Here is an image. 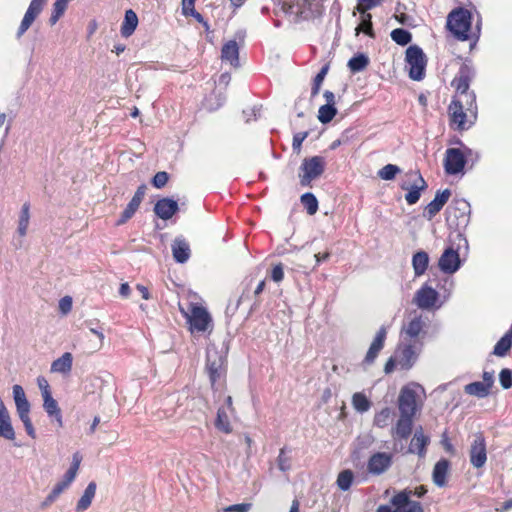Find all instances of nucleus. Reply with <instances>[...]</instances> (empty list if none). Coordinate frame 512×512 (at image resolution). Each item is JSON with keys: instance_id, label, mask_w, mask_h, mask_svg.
I'll return each instance as SVG.
<instances>
[{"instance_id": "12", "label": "nucleus", "mask_w": 512, "mask_h": 512, "mask_svg": "<svg viewBox=\"0 0 512 512\" xmlns=\"http://www.w3.org/2000/svg\"><path fill=\"white\" fill-rule=\"evenodd\" d=\"M407 177L413 181V184L409 185L403 182L401 189L408 190V193L405 195V200L409 205H413L419 201L421 192L427 188V183L419 171H411L407 173Z\"/></svg>"}, {"instance_id": "39", "label": "nucleus", "mask_w": 512, "mask_h": 512, "mask_svg": "<svg viewBox=\"0 0 512 512\" xmlns=\"http://www.w3.org/2000/svg\"><path fill=\"white\" fill-rule=\"evenodd\" d=\"M371 401L362 392H356L352 396V406L359 413H365L371 408Z\"/></svg>"}, {"instance_id": "1", "label": "nucleus", "mask_w": 512, "mask_h": 512, "mask_svg": "<svg viewBox=\"0 0 512 512\" xmlns=\"http://www.w3.org/2000/svg\"><path fill=\"white\" fill-rule=\"evenodd\" d=\"M472 14L463 7L453 9L447 16V28L457 40L467 41L474 38L479 39L481 32V19L476 23L475 30L471 32Z\"/></svg>"}, {"instance_id": "54", "label": "nucleus", "mask_w": 512, "mask_h": 512, "mask_svg": "<svg viewBox=\"0 0 512 512\" xmlns=\"http://www.w3.org/2000/svg\"><path fill=\"white\" fill-rule=\"evenodd\" d=\"M168 179H169L168 173L165 171H160L154 175V177L152 179V184L156 188H162L167 184Z\"/></svg>"}, {"instance_id": "15", "label": "nucleus", "mask_w": 512, "mask_h": 512, "mask_svg": "<svg viewBox=\"0 0 512 512\" xmlns=\"http://www.w3.org/2000/svg\"><path fill=\"white\" fill-rule=\"evenodd\" d=\"M393 463L391 453L376 452L370 456L367 462L368 473L379 476L390 469Z\"/></svg>"}, {"instance_id": "61", "label": "nucleus", "mask_w": 512, "mask_h": 512, "mask_svg": "<svg viewBox=\"0 0 512 512\" xmlns=\"http://www.w3.org/2000/svg\"><path fill=\"white\" fill-rule=\"evenodd\" d=\"M77 473L74 469H68L61 480L66 486H70L71 483L75 480Z\"/></svg>"}, {"instance_id": "43", "label": "nucleus", "mask_w": 512, "mask_h": 512, "mask_svg": "<svg viewBox=\"0 0 512 512\" xmlns=\"http://www.w3.org/2000/svg\"><path fill=\"white\" fill-rule=\"evenodd\" d=\"M368 64L369 59L364 54L355 55L348 61V67L353 73L364 70Z\"/></svg>"}, {"instance_id": "27", "label": "nucleus", "mask_w": 512, "mask_h": 512, "mask_svg": "<svg viewBox=\"0 0 512 512\" xmlns=\"http://www.w3.org/2000/svg\"><path fill=\"white\" fill-rule=\"evenodd\" d=\"M178 209V203L170 198H162L154 206L155 214L163 220L170 219Z\"/></svg>"}, {"instance_id": "42", "label": "nucleus", "mask_w": 512, "mask_h": 512, "mask_svg": "<svg viewBox=\"0 0 512 512\" xmlns=\"http://www.w3.org/2000/svg\"><path fill=\"white\" fill-rule=\"evenodd\" d=\"M354 480V474L351 470L346 469L341 471L337 477V486L342 491H347L351 488Z\"/></svg>"}, {"instance_id": "53", "label": "nucleus", "mask_w": 512, "mask_h": 512, "mask_svg": "<svg viewBox=\"0 0 512 512\" xmlns=\"http://www.w3.org/2000/svg\"><path fill=\"white\" fill-rule=\"evenodd\" d=\"M277 464L278 468L283 472H286L291 468L290 458L285 455V448L280 449Z\"/></svg>"}, {"instance_id": "40", "label": "nucleus", "mask_w": 512, "mask_h": 512, "mask_svg": "<svg viewBox=\"0 0 512 512\" xmlns=\"http://www.w3.org/2000/svg\"><path fill=\"white\" fill-rule=\"evenodd\" d=\"M464 391L466 394L476 396L478 398H484L489 395L490 390L487 388V385H484V383L476 381L467 384L464 387Z\"/></svg>"}, {"instance_id": "50", "label": "nucleus", "mask_w": 512, "mask_h": 512, "mask_svg": "<svg viewBox=\"0 0 512 512\" xmlns=\"http://www.w3.org/2000/svg\"><path fill=\"white\" fill-rule=\"evenodd\" d=\"M18 416L22 421L27 434L34 439L36 437V433L30 418V412H24L23 414H18Z\"/></svg>"}, {"instance_id": "13", "label": "nucleus", "mask_w": 512, "mask_h": 512, "mask_svg": "<svg viewBox=\"0 0 512 512\" xmlns=\"http://www.w3.org/2000/svg\"><path fill=\"white\" fill-rule=\"evenodd\" d=\"M398 409L401 415L414 417L418 410L416 391L405 386L401 389L398 397Z\"/></svg>"}, {"instance_id": "47", "label": "nucleus", "mask_w": 512, "mask_h": 512, "mask_svg": "<svg viewBox=\"0 0 512 512\" xmlns=\"http://www.w3.org/2000/svg\"><path fill=\"white\" fill-rule=\"evenodd\" d=\"M336 113L337 110L335 106L325 104L319 108L318 119L321 123L326 124L332 121Z\"/></svg>"}, {"instance_id": "25", "label": "nucleus", "mask_w": 512, "mask_h": 512, "mask_svg": "<svg viewBox=\"0 0 512 512\" xmlns=\"http://www.w3.org/2000/svg\"><path fill=\"white\" fill-rule=\"evenodd\" d=\"M171 250L174 260L177 263H186L191 256V249L189 243L183 237H176L172 244Z\"/></svg>"}, {"instance_id": "8", "label": "nucleus", "mask_w": 512, "mask_h": 512, "mask_svg": "<svg viewBox=\"0 0 512 512\" xmlns=\"http://www.w3.org/2000/svg\"><path fill=\"white\" fill-rule=\"evenodd\" d=\"M326 160L323 156L305 158L299 168V180L303 187L311 185L312 181L319 178L325 171Z\"/></svg>"}, {"instance_id": "23", "label": "nucleus", "mask_w": 512, "mask_h": 512, "mask_svg": "<svg viewBox=\"0 0 512 512\" xmlns=\"http://www.w3.org/2000/svg\"><path fill=\"white\" fill-rule=\"evenodd\" d=\"M450 196L451 191L449 189L437 191L435 198L425 207L424 217L432 220L442 210Z\"/></svg>"}, {"instance_id": "6", "label": "nucleus", "mask_w": 512, "mask_h": 512, "mask_svg": "<svg viewBox=\"0 0 512 512\" xmlns=\"http://www.w3.org/2000/svg\"><path fill=\"white\" fill-rule=\"evenodd\" d=\"M451 126L458 131L470 128L476 118L470 116L465 99L454 97L448 107Z\"/></svg>"}, {"instance_id": "44", "label": "nucleus", "mask_w": 512, "mask_h": 512, "mask_svg": "<svg viewBox=\"0 0 512 512\" xmlns=\"http://www.w3.org/2000/svg\"><path fill=\"white\" fill-rule=\"evenodd\" d=\"M512 339L510 335H504L500 338V340L496 343L493 349V354L498 357H504L508 351L511 349Z\"/></svg>"}, {"instance_id": "21", "label": "nucleus", "mask_w": 512, "mask_h": 512, "mask_svg": "<svg viewBox=\"0 0 512 512\" xmlns=\"http://www.w3.org/2000/svg\"><path fill=\"white\" fill-rule=\"evenodd\" d=\"M430 443V437L424 434L423 428L418 427L410 441L407 453L417 454L420 458H424L427 453V446Z\"/></svg>"}, {"instance_id": "4", "label": "nucleus", "mask_w": 512, "mask_h": 512, "mask_svg": "<svg viewBox=\"0 0 512 512\" xmlns=\"http://www.w3.org/2000/svg\"><path fill=\"white\" fill-rule=\"evenodd\" d=\"M225 357L216 347H208L206 351V370L215 392L221 393L225 387Z\"/></svg>"}, {"instance_id": "26", "label": "nucleus", "mask_w": 512, "mask_h": 512, "mask_svg": "<svg viewBox=\"0 0 512 512\" xmlns=\"http://www.w3.org/2000/svg\"><path fill=\"white\" fill-rule=\"evenodd\" d=\"M414 417L401 415L395 426L392 428V437L394 439L406 440L412 433Z\"/></svg>"}, {"instance_id": "5", "label": "nucleus", "mask_w": 512, "mask_h": 512, "mask_svg": "<svg viewBox=\"0 0 512 512\" xmlns=\"http://www.w3.org/2000/svg\"><path fill=\"white\" fill-rule=\"evenodd\" d=\"M406 68L409 77L414 81H421L425 77L427 58L423 50L417 46H409L405 55Z\"/></svg>"}, {"instance_id": "63", "label": "nucleus", "mask_w": 512, "mask_h": 512, "mask_svg": "<svg viewBox=\"0 0 512 512\" xmlns=\"http://www.w3.org/2000/svg\"><path fill=\"white\" fill-rule=\"evenodd\" d=\"M360 5L358 7L362 9H372L380 3V0H358Z\"/></svg>"}, {"instance_id": "22", "label": "nucleus", "mask_w": 512, "mask_h": 512, "mask_svg": "<svg viewBox=\"0 0 512 512\" xmlns=\"http://www.w3.org/2000/svg\"><path fill=\"white\" fill-rule=\"evenodd\" d=\"M146 185L142 184L140 185L130 202L127 204L126 208L122 212L119 220L117 221L118 225H122L126 223L132 216L135 214V212L138 210L146 192Z\"/></svg>"}, {"instance_id": "30", "label": "nucleus", "mask_w": 512, "mask_h": 512, "mask_svg": "<svg viewBox=\"0 0 512 512\" xmlns=\"http://www.w3.org/2000/svg\"><path fill=\"white\" fill-rule=\"evenodd\" d=\"M43 408L49 418L54 419L59 427L63 426L61 409L52 395L43 398Z\"/></svg>"}, {"instance_id": "46", "label": "nucleus", "mask_w": 512, "mask_h": 512, "mask_svg": "<svg viewBox=\"0 0 512 512\" xmlns=\"http://www.w3.org/2000/svg\"><path fill=\"white\" fill-rule=\"evenodd\" d=\"M301 203L309 215H314L318 210L317 198L310 192H307L301 196Z\"/></svg>"}, {"instance_id": "32", "label": "nucleus", "mask_w": 512, "mask_h": 512, "mask_svg": "<svg viewBox=\"0 0 512 512\" xmlns=\"http://www.w3.org/2000/svg\"><path fill=\"white\" fill-rule=\"evenodd\" d=\"M429 255L427 252L420 250L413 254L412 256V267L414 270L415 277L422 276L429 266Z\"/></svg>"}, {"instance_id": "62", "label": "nucleus", "mask_w": 512, "mask_h": 512, "mask_svg": "<svg viewBox=\"0 0 512 512\" xmlns=\"http://www.w3.org/2000/svg\"><path fill=\"white\" fill-rule=\"evenodd\" d=\"M77 473L74 469H68L61 480L66 486H70L71 483L75 480Z\"/></svg>"}, {"instance_id": "19", "label": "nucleus", "mask_w": 512, "mask_h": 512, "mask_svg": "<svg viewBox=\"0 0 512 512\" xmlns=\"http://www.w3.org/2000/svg\"><path fill=\"white\" fill-rule=\"evenodd\" d=\"M439 269L446 274H454L461 267V260L457 250L448 247L444 250L438 261Z\"/></svg>"}, {"instance_id": "9", "label": "nucleus", "mask_w": 512, "mask_h": 512, "mask_svg": "<svg viewBox=\"0 0 512 512\" xmlns=\"http://www.w3.org/2000/svg\"><path fill=\"white\" fill-rule=\"evenodd\" d=\"M411 494L412 492L409 489L396 493L390 500L394 509L388 505H380L376 512H424L420 502L410 499Z\"/></svg>"}, {"instance_id": "17", "label": "nucleus", "mask_w": 512, "mask_h": 512, "mask_svg": "<svg viewBox=\"0 0 512 512\" xmlns=\"http://www.w3.org/2000/svg\"><path fill=\"white\" fill-rule=\"evenodd\" d=\"M387 330L388 327L385 325H382L380 329L377 331L372 343L370 344V347L362 361V366L367 367L372 365L376 358L378 357V354L383 349L385 340L387 337Z\"/></svg>"}, {"instance_id": "34", "label": "nucleus", "mask_w": 512, "mask_h": 512, "mask_svg": "<svg viewBox=\"0 0 512 512\" xmlns=\"http://www.w3.org/2000/svg\"><path fill=\"white\" fill-rule=\"evenodd\" d=\"M96 488H97L96 483L93 481L87 485V487L84 490L83 495L80 497V499L77 502L76 512H83L90 507L92 500L94 499L95 494H96Z\"/></svg>"}, {"instance_id": "58", "label": "nucleus", "mask_w": 512, "mask_h": 512, "mask_svg": "<svg viewBox=\"0 0 512 512\" xmlns=\"http://www.w3.org/2000/svg\"><path fill=\"white\" fill-rule=\"evenodd\" d=\"M37 384L41 390L42 398L52 395L48 381L44 377L37 378Z\"/></svg>"}, {"instance_id": "18", "label": "nucleus", "mask_w": 512, "mask_h": 512, "mask_svg": "<svg viewBox=\"0 0 512 512\" xmlns=\"http://www.w3.org/2000/svg\"><path fill=\"white\" fill-rule=\"evenodd\" d=\"M470 463L475 468H481L487 461L486 442L481 434L475 435L469 451Z\"/></svg>"}, {"instance_id": "3", "label": "nucleus", "mask_w": 512, "mask_h": 512, "mask_svg": "<svg viewBox=\"0 0 512 512\" xmlns=\"http://www.w3.org/2000/svg\"><path fill=\"white\" fill-rule=\"evenodd\" d=\"M475 75L474 69L468 64H463L457 76L454 78L452 85L456 88V98L465 99L467 110L470 116L474 119L477 118V104L476 95L473 91H469L470 82Z\"/></svg>"}, {"instance_id": "28", "label": "nucleus", "mask_w": 512, "mask_h": 512, "mask_svg": "<svg viewBox=\"0 0 512 512\" xmlns=\"http://www.w3.org/2000/svg\"><path fill=\"white\" fill-rule=\"evenodd\" d=\"M221 58L233 67L239 66V47L235 40H230L223 45Z\"/></svg>"}, {"instance_id": "36", "label": "nucleus", "mask_w": 512, "mask_h": 512, "mask_svg": "<svg viewBox=\"0 0 512 512\" xmlns=\"http://www.w3.org/2000/svg\"><path fill=\"white\" fill-rule=\"evenodd\" d=\"M30 222V203L25 202L20 210L17 233L20 237H25L27 234L28 226Z\"/></svg>"}, {"instance_id": "16", "label": "nucleus", "mask_w": 512, "mask_h": 512, "mask_svg": "<svg viewBox=\"0 0 512 512\" xmlns=\"http://www.w3.org/2000/svg\"><path fill=\"white\" fill-rule=\"evenodd\" d=\"M234 408L232 406V397L225 396L224 404L217 410L215 419V427L222 433L229 434L232 432L230 423V415L233 414Z\"/></svg>"}, {"instance_id": "24", "label": "nucleus", "mask_w": 512, "mask_h": 512, "mask_svg": "<svg viewBox=\"0 0 512 512\" xmlns=\"http://www.w3.org/2000/svg\"><path fill=\"white\" fill-rule=\"evenodd\" d=\"M281 11L295 19L303 16L308 0H276Z\"/></svg>"}, {"instance_id": "2", "label": "nucleus", "mask_w": 512, "mask_h": 512, "mask_svg": "<svg viewBox=\"0 0 512 512\" xmlns=\"http://www.w3.org/2000/svg\"><path fill=\"white\" fill-rule=\"evenodd\" d=\"M453 286L454 282L446 279L440 294L426 282L415 292L413 303L422 310H437L450 298Z\"/></svg>"}, {"instance_id": "48", "label": "nucleus", "mask_w": 512, "mask_h": 512, "mask_svg": "<svg viewBox=\"0 0 512 512\" xmlns=\"http://www.w3.org/2000/svg\"><path fill=\"white\" fill-rule=\"evenodd\" d=\"M399 172L397 165L387 164L378 171V176L382 180H393Z\"/></svg>"}, {"instance_id": "14", "label": "nucleus", "mask_w": 512, "mask_h": 512, "mask_svg": "<svg viewBox=\"0 0 512 512\" xmlns=\"http://www.w3.org/2000/svg\"><path fill=\"white\" fill-rule=\"evenodd\" d=\"M425 323L421 316H415L401 330V339L408 342H423L426 332Z\"/></svg>"}, {"instance_id": "59", "label": "nucleus", "mask_w": 512, "mask_h": 512, "mask_svg": "<svg viewBox=\"0 0 512 512\" xmlns=\"http://www.w3.org/2000/svg\"><path fill=\"white\" fill-rule=\"evenodd\" d=\"M59 309L63 314H67L72 309V298L70 296H65L59 301Z\"/></svg>"}, {"instance_id": "60", "label": "nucleus", "mask_w": 512, "mask_h": 512, "mask_svg": "<svg viewBox=\"0 0 512 512\" xmlns=\"http://www.w3.org/2000/svg\"><path fill=\"white\" fill-rule=\"evenodd\" d=\"M195 2L196 0H182L181 6H182V14L184 16H188L192 12L195 11Z\"/></svg>"}, {"instance_id": "10", "label": "nucleus", "mask_w": 512, "mask_h": 512, "mask_svg": "<svg viewBox=\"0 0 512 512\" xmlns=\"http://www.w3.org/2000/svg\"><path fill=\"white\" fill-rule=\"evenodd\" d=\"M472 155V150L467 146L460 148H448L445 153L444 169L448 175H456L463 171L467 158Z\"/></svg>"}, {"instance_id": "7", "label": "nucleus", "mask_w": 512, "mask_h": 512, "mask_svg": "<svg viewBox=\"0 0 512 512\" xmlns=\"http://www.w3.org/2000/svg\"><path fill=\"white\" fill-rule=\"evenodd\" d=\"M179 310L190 325L191 331L204 332L207 330L211 318L204 307L197 303H189L185 308L179 304Z\"/></svg>"}, {"instance_id": "52", "label": "nucleus", "mask_w": 512, "mask_h": 512, "mask_svg": "<svg viewBox=\"0 0 512 512\" xmlns=\"http://www.w3.org/2000/svg\"><path fill=\"white\" fill-rule=\"evenodd\" d=\"M449 209H452L454 211H459L461 216L469 215L471 212L470 204L464 199L456 200L454 202V205L451 206Z\"/></svg>"}, {"instance_id": "57", "label": "nucleus", "mask_w": 512, "mask_h": 512, "mask_svg": "<svg viewBox=\"0 0 512 512\" xmlns=\"http://www.w3.org/2000/svg\"><path fill=\"white\" fill-rule=\"evenodd\" d=\"M270 276L274 282H281L284 278V270L282 264L275 265L271 271Z\"/></svg>"}, {"instance_id": "11", "label": "nucleus", "mask_w": 512, "mask_h": 512, "mask_svg": "<svg viewBox=\"0 0 512 512\" xmlns=\"http://www.w3.org/2000/svg\"><path fill=\"white\" fill-rule=\"evenodd\" d=\"M423 348V342H408L403 341L396 350L397 364L402 369L408 370L416 363L419 354Z\"/></svg>"}, {"instance_id": "37", "label": "nucleus", "mask_w": 512, "mask_h": 512, "mask_svg": "<svg viewBox=\"0 0 512 512\" xmlns=\"http://www.w3.org/2000/svg\"><path fill=\"white\" fill-rule=\"evenodd\" d=\"M70 1L71 0H55V2L52 5V11L49 18V22L51 25H55L59 21V19L64 15Z\"/></svg>"}, {"instance_id": "29", "label": "nucleus", "mask_w": 512, "mask_h": 512, "mask_svg": "<svg viewBox=\"0 0 512 512\" xmlns=\"http://www.w3.org/2000/svg\"><path fill=\"white\" fill-rule=\"evenodd\" d=\"M450 462L447 459H440L433 468L432 479L436 486L444 487L447 483V474Z\"/></svg>"}, {"instance_id": "20", "label": "nucleus", "mask_w": 512, "mask_h": 512, "mask_svg": "<svg viewBox=\"0 0 512 512\" xmlns=\"http://www.w3.org/2000/svg\"><path fill=\"white\" fill-rule=\"evenodd\" d=\"M47 0H32L29 7L21 21L19 29L17 31V37L20 38L32 25L36 17L43 10Z\"/></svg>"}, {"instance_id": "49", "label": "nucleus", "mask_w": 512, "mask_h": 512, "mask_svg": "<svg viewBox=\"0 0 512 512\" xmlns=\"http://www.w3.org/2000/svg\"><path fill=\"white\" fill-rule=\"evenodd\" d=\"M327 72H328V66H323L321 68V70L318 72V74L315 76V78L313 80L312 89H311L312 97L316 96L319 93L320 87L323 83V80H324Z\"/></svg>"}, {"instance_id": "31", "label": "nucleus", "mask_w": 512, "mask_h": 512, "mask_svg": "<svg viewBox=\"0 0 512 512\" xmlns=\"http://www.w3.org/2000/svg\"><path fill=\"white\" fill-rule=\"evenodd\" d=\"M73 356L70 352H65L61 357L54 360L51 364V372L67 375L72 370Z\"/></svg>"}, {"instance_id": "56", "label": "nucleus", "mask_w": 512, "mask_h": 512, "mask_svg": "<svg viewBox=\"0 0 512 512\" xmlns=\"http://www.w3.org/2000/svg\"><path fill=\"white\" fill-rule=\"evenodd\" d=\"M251 508L249 503L233 504L223 509L224 512H248Z\"/></svg>"}, {"instance_id": "55", "label": "nucleus", "mask_w": 512, "mask_h": 512, "mask_svg": "<svg viewBox=\"0 0 512 512\" xmlns=\"http://www.w3.org/2000/svg\"><path fill=\"white\" fill-rule=\"evenodd\" d=\"M309 132H298L293 136L292 148L295 152H300L302 143L308 137Z\"/></svg>"}, {"instance_id": "38", "label": "nucleus", "mask_w": 512, "mask_h": 512, "mask_svg": "<svg viewBox=\"0 0 512 512\" xmlns=\"http://www.w3.org/2000/svg\"><path fill=\"white\" fill-rule=\"evenodd\" d=\"M361 13V24L356 28V34L358 35L361 31L365 34L373 37V29H372V16L370 13H367V9H362L360 7L357 8Z\"/></svg>"}, {"instance_id": "64", "label": "nucleus", "mask_w": 512, "mask_h": 512, "mask_svg": "<svg viewBox=\"0 0 512 512\" xmlns=\"http://www.w3.org/2000/svg\"><path fill=\"white\" fill-rule=\"evenodd\" d=\"M81 461H82V456L80 455V453L79 452L74 453L73 457H72V463L69 468L74 469L76 472H78Z\"/></svg>"}, {"instance_id": "41", "label": "nucleus", "mask_w": 512, "mask_h": 512, "mask_svg": "<svg viewBox=\"0 0 512 512\" xmlns=\"http://www.w3.org/2000/svg\"><path fill=\"white\" fill-rule=\"evenodd\" d=\"M393 415V410L389 407H385L375 414L373 423L379 428H385L392 421Z\"/></svg>"}, {"instance_id": "51", "label": "nucleus", "mask_w": 512, "mask_h": 512, "mask_svg": "<svg viewBox=\"0 0 512 512\" xmlns=\"http://www.w3.org/2000/svg\"><path fill=\"white\" fill-rule=\"evenodd\" d=\"M499 381L503 389L512 387V370L504 368L499 373Z\"/></svg>"}, {"instance_id": "45", "label": "nucleus", "mask_w": 512, "mask_h": 512, "mask_svg": "<svg viewBox=\"0 0 512 512\" xmlns=\"http://www.w3.org/2000/svg\"><path fill=\"white\" fill-rule=\"evenodd\" d=\"M392 40L398 45L405 46L412 40V34L403 28H396L390 34Z\"/></svg>"}, {"instance_id": "35", "label": "nucleus", "mask_w": 512, "mask_h": 512, "mask_svg": "<svg viewBox=\"0 0 512 512\" xmlns=\"http://www.w3.org/2000/svg\"><path fill=\"white\" fill-rule=\"evenodd\" d=\"M13 399L16 405V410L18 414H23L24 412H30V403L26 398L24 389L22 386L16 384L13 386Z\"/></svg>"}, {"instance_id": "33", "label": "nucleus", "mask_w": 512, "mask_h": 512, "mask_svg": "<svg viewBox=\"0 0 512 512\" xmlns=\"http://www.w3.org/2000/svg\"><path fill=\"white\" fill-rule=\"evenodd\" d=\"M137 25V14L132 9L126 10L124 15V21L121 25V35L125 38L130 37L136 30Z\"/></svg>"}]
</instances>
